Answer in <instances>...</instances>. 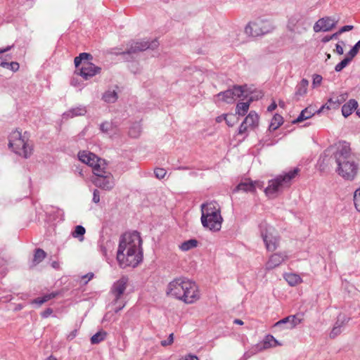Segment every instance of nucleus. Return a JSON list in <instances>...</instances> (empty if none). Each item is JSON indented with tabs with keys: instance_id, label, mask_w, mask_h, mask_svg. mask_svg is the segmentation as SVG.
I'll list each match as a JSON object with an SVG mask.
<instances>
[{
	"instance_id": "1",
	"label": "nucleus",
	"mask_w": 360,
	"mask_h": 360,
	"mask_svg": "<svg viewBox=\"0 0 360 360\" xmlns=\"http://www.w3.org/2000/svg\"><path fill=\"white\" fill-rule=\"evenodd\" d=\"M330 153V157L325 155L323 158V163L328 165L332 158L336 165L338 174L345 180L352 181L358 173L359 165L352 155L350 145L345 141L339 142Z\"/></svg>"
},
{
	"instance_id": "2",
	"label": "nucleus",
	"mask_w": 360,
	"mask_h": 360,
	"mask_svg": "<svg viewBox=\"0 0 360 360\" xmlns=\"http://www.w3.org/2000/svg\"><path fill=\"white\" fill-rule=\"evenodd\" d=\"M117 260L122 268L136 267L143 260L142 239L137 231L124 233L119 243Z\"/></svg>"
},
{
	"instance_id": "3",
	"label": "nucleus",
	"mask_w": 360,
	"mask_h": 360,
	"mask_svg": "<svg viewBox=\"0 0 360 360\" xmlns=\"http://www.w3.org/2000/svg\"><path fill=\"white\" fill-rule=\"evenodd\" d=\"M167 295L186 304H194L200 299L195 282L184 277L174 278L168 283Z\"/></svg>"
},
{
	"instance_id": "4",
	"label": "nucleus",
	"mask_w": 360,
	"mask_h": 360,
	"mask_svg": "<svg viewBox=\"0 0 360 360\" xmlns=\"http://www.w3.org/2000/svg\"><path fill=\"white\" fill-rule=\"evenodd\" d=\"M201 224L211 231H219L221 229L223 217L220 205L215 201L201 205Z\"/></svg>"
},
{
	"instance_id": "5",
	"label": "nucleus",
	"mask_w": 360,
	"mask_h": 360,
	"mask_svg": "<svg viewBox=\"0 0 360 360\" xmlns=\"http://www.w3.org/2000/svg\"><path fill=\"white\" fill-rule=\"evenodd\" d=\"M90 59H91V56L89 53H82L74 60L77 68L75 73L84 79H88L101 72V68L89 62Z\"/></svg>"
},
{
	"instance_id": "6",
	"label": "nucleus",
	"mask_w": 360,
	"mask_h": 360,
	"mask_svg": "<svg viewBox=\"0 0 360 360\" xmlns=\"http://www.w3.org/2000/svg\"><path fill=\"white\" fill-rule=\"evenodd\" d=\"M298 172V169H294L283 175H280L274 179L269 180L268 186L264 191L265 195L269 198H275L282 188L289 185L290 181L296 176Z\"/></svg>"
},
{
	"instance_id": "7",
	"label": "nucleus",
	"mask_w": 360,
	"mask_h": 360,
	"mask_svg": "<svg viewBox=\"0 0 360 360\" xmlns=\"http://www.w3.org/2000/svg\"><path fill=\"white\" fill-rule=\"evenodd\" d=\"M8 146L25 158L30 157L32 153V148L27 143V137L18 130H15L10 134Z\"/></svg>"
},
{
	"instance_id": "8",
	"label": "nucleus",
	"mask_w": 360,
	"mask_h": 360,
	"mask_svg": "<svg viewBox=\"0 0 360 360\" xmlns=\"http://www.w3.org/2000/svg\"><path fill=\"white\" fill-rule=\"evenodd\" d=\"M79 159L84 163L90 166L94 174L97 176H103L105 172V162L95 154L89 151H82L78 153Z\"/></svg>"
},
{
	"instance_id": "9",
	"label": "nucleus",
	"mask_w": 360,
	"mask_h": 360,
	"mask_svg": "<svg viewBox=\"0 0 360 360\" xmlns=\"http://www.w3.org/2000/svg\"><path fill=\"white\" fill-rule=\"evenodd\" d=\"M259 227L261 230V236L265 243L266 248L269 251H274L278 246L279 243L276 231L273 226L265 222L261 223Z\"/></svg>"
},
{
	"instance_id": "10",
	"label": "nucleus",
	"mask_w": 360,
	"mask_h": 360,
	"mask_svg": "<svg viewBox=\"0 0 360 360\" xmlns=\"http://www.w3.org/2000/svg\"><path fill=\"white\" fill-rule=\"evenodd\" d=\"M217 96L220 101L233 103L237 99H243L244 90L242 86H236L231 89L218 94Z\"/></svg>"
},
{
	"instance_id": "11",
	"label": "nucleus",
	"mask_w": 360,
	"mask_h": 360,
	"mask_svg": "<svg viewBox=\"0 0 360 360\" xmlns=\"http://www.w3.org/2000/svg\"><path fill=\"white\" fill-rule=\"evenodd\" d=\"M128 283V278L122 277L115 282L111 288V295L113 297L112 303L116 304L124 295Z\"/></svg>"
},
{
	"instance_id": "12",
	"label": "nucleus",
	"mask_w": 360,
	"mask_h": 360,
	"mask_svg": "<svg viewBox=\"0 0 360 360\" xmlns=\"http://www.w3.org/2000/svg\"><path fill=\"white\" fill-rule=\"evenodd\" d=\"M268 32V26L263 21L250 22L245 27L246 34L252 37H258Z\"/></svg>"
},
{
	"instance_id": "13",
	"label": "nucleus",
	"mask_w": 360,
	"mask_h": 360,
	"mask_svg": "<svg viewBox=\"0 0 360 360\" xmlns=\"http://www.w3.org/2000/svg\"><path fill=\"white\" fill-rule=\"evenodd\" d=\"M262 187L263 181L259 180L252 181L250 179H246L238 184L236 190L242 191L245 193H255L257 188H262Z\"/></svg>"
},
{
	"instance_id": "14",
	"label": "nucleus",
	"mask_w": 360,
	"mask_h": 360,
	"mask_svg": "<svg viewBox=\"0 0 360 360\" xmlns=\"http://www.w3.org/2000/svg\"><path fill=\"white\" fill-rule=\"evenodd\" d=\"M337 20L330 18L325 17L319 19L314 25V30L316 32H328L335 27Z\"/></svg>"
},
{
	"instance_id": "15",
	"label": "nucleus",
	"mask_w": 360,
	"mask_h": 360,
	"mask_svg": "<svg viewBox=\"0 0 360 360\" xmlns=\"http://www.w3.org/2000/svg\"><path fill=\"white\" fill-rule=\"evenodd\" d=\"M349 319L345 314L339 313L337 316V320L330 331V337L334 338L340 335L348 322Z\"/></svg>"
},
{
	"instance_id": "16",
	"label": "nucleus",
	"mask_w": 360,
	"mask_h": 360,
	"mask_svg": "<svg viewBox=\"0 0 360 360\" xmlns=\"http://www.w3.org/2000/svg\"><path fill=\"white\" fill-rule=\"evenodd\" d=\"M93 183L96 186L105 190H110L114 186L113 178L110 173L103 174V176H98L93 181Z\"/></svg>"
},
{
	"instance_id": "17",
	"label": "nucleus",
	"mask_w": 360,
	"mask_h": 360,
	"mask_svg": "<svg viewBox=\"0 0 360 360\" xmlns=\"http://www.w3.org/2000/svg\"><path fill=\"white\" fill-rule=\"evenodd\" d=\"M286 258V255L281 254H274L270 257L269 261L266 262V268L267 269H273L279 266Z\"/></svg>"
},
{
	"instance_id": "18",
	"label": "nucleus",
	"mask_w": 360,
	"mask_h": 360,
	"mask_svg": "<svg viewBox=\"0 0 360 360\" xmlns=\"http://www.w3.org/2000/svg\"><path fill=\"white\" fill-rule=\"evenodd\" d=\"M358 107V103L355 99H350L342 107V114L345 117L349 116Z\"/></svg>"
},
{
	"instance_id": "19",
	"label": "nucleus",
	"mask_w": 360,
	"mask_h": 360,
	"mask_svg": "<svg viewBox=\"0 0 360 360\" xmlns=\"http://www.w3.org/2000/svg\"><path fill=\"white\" fill-rule=\"evenodd\" d=\"M259 121V115L255 111H251L246 116L243 122L249 127L250 129H254L258 126Z\"/></svg>"
},
{
	"instance_id": "20",
	"label": "nucleus",
	"mask_w": 360,
	"mask_h": 360,
	"mask_svg": "<svg viewBox=\"0 0 360 360\" xmlns=\"http://www.w3.org/2000/svg\"><path fill=\"white\" fill-rule=\"evenodd\" d=\"M284 278L290 286L297 285L302 282L300 275L293 273H288L284 275Z\"/></svg>"
},
{
	"instance_id": "21",
	"label": "nucleus",
	"mask_w": 360,
	"mask_h": 360,
	"mask_svg": "<svg viewBox=\"0 0 360 360\" xmlns=\"http://www.w3.org/2000/svg\"><path fill=\"white\" fill-rule=\"evenodd\" d=\"M277 345H281V344L271 335H266L262 342V349H264L276 347Z\"/></svg>"
},
{
	"instance_id": "22",
	"label": "nucleus",
	"mask_w": 360,
	"mask_h": 360,
	"mask_svg": "<svg viewBox=\"0 0 360 360\" xmlns=\"http://www.w3.org/2000/svg\"><path fill=\"white\" fill-rule=\"evenodd\" d=\"M251 101H252V99L250 98L246 102L238 103L236 108V112L238 115H241V116L245 115L249 109L250 103Z\"/></svg>"
},
{
	"instance_id": "23",
	"label": "nucleus",
	"mask_w": 360,
	"mask_h": 360,
	"mask_svg": "<svg viewBox=\"0 0 360 360\" xmlns=\"http://www.w3.org/2000/svg\"><path fill=\"white\" fill-rule=\"evenodd\" d=\"M283 117L278 114H276L269 124V130L274 131L277 129L283 124Z\"/></svg>"
},
{
	"instance_id": "24",
	"label": "nucleus",
	"mask_w": 360,
	"mask_h": 360,
	"mask_svg": "<svg viewBox=\"0 0 360 360\" xmlns=\"http://www.w3.org/2000/svg\"><path fill=\"white\" fill-rule=\"evenodd\" d=\"M314 115V112H312L311 110H309V109L307 108H306L303 110H302V112H300V114L299 115L297 118L296 120H295L294 121H292V123L295 124V123L302 122L305 120H307V119L311 117Z\"/></svg>"
},
{
	"instance_id": "25",
	"label": "nucleus",
	"mask_w": 360,
	"mask_h": 360,
	"mask_svg": "<svg viewBox=\"0 0 360 360\" xmlns=\"http://www.w3.org/2000/svg\"><path fill=\"white\" fill-rule=\"evenodd\" d=\"M198 245V241L195 239H191L184 241L179 245V249L182 251H188L191 249L195 248Z\"/></svg>"
},
{
	"instance_id": "26",
	"label": "nucleus",
	"mask_w": 360,
	"mask_h": 360,
	"mask_svg": "<svg viewBox=\"0 0 360 360\" xmlns=\"http://www.w3.org/2000/svg\"><path fill=\"white\" fill-rule=\"evenodd\" d=\"M309 85V82L306 79H302L300 84V87L297 91L295 92L296 96H302L307 92V86Z\"/></svg>"
},
{
	"instance_id": "27",
	"label": "nucleus",
	"mask_w": 360,
	"mask_h": 360,
	"mask_svg": "<svg viewBox=\"0 0 360 360\" xmlns=\"http://www.w3.org/2000/svg\"><path fill=\"white\" fill-rule=\"evenodd\" d=\"M107 333L103 330H100L94 334L91 338V342L92 344H98L105 339Z\"/></svg>"
},
{
	"instance_id": "28",
	"label": "nucleus",
	"mask_w": 360,
	"mask_h": 360,
	"mask_svg": "<svg viewBox=\"0 0 360 360\" xmlns=\"http://www.w3.org/2000/svg\"><path fill=\"white\" fill-rule=\"evenodd\" d=\"M103 98L105 102L114 103L117 99V95L115 91H109L103 96Z\"/></svg>"
},
{
	"instance_id": "29",
	"label": "nucleus",
	"mask_w": 360,
	"mask_h": 360,
	"mask_svg": "<svg viewBox=\"0 0 360 360\" xmlns=\"http://www.w3.org/2000/svg\"><path fill=\"white\" fill-rule=\"evenodd\" d=\"M289 321H290V328H293L302 322L303 316L302 315L290 316Z\"/></svg>"
},
{
	"instance_id": "30",
	"label": "nucleus",
	"mask_w": 360,
	"mask_h": 360,
	"mask_svg": "<svg viewBox=\"0 0 360 360\" xmlns=\"http://www.w3.org/2000/svg\"><path fill=\"white\" fill-rule=\"evenodd\" d=\"M141 127L140 124L136 123V124H133L131 127L129 133L131 137L136 138V137L139 136V135L141 134Z\"/></svg>"
},
{
	"instance_id": "31",
	"label": "nucleus",
	"mask_w": 360,
	"mask_h": 360,
	"mask_svg": "<svg viewBox=\"0 0 360 360\" xmlns=\"http://www.w3.org/2000/svg\"><path fill=\"white\" fill-rule=\"evenodd\" d=\"M46 252L42 249H37L34 256V262L38 264L45 259Z\"/></svg>"
},
{
	"instance_id": "32",
	"label": "nucleus",
	"mask_w": 360,
	"mask_h": 360,
	"mask_svg": "<svg viewBox=\"0 0 360 360\" xmlns=\"http://www.w3.org/2000/svg\"><path fill=\"white\" fill-rule=\"evenodd\" d=\"M150 48V45L148 41H141L136 42L134 47L133 51H144Z\"/></svg>"
},
{
	"instance_id": "33",
	"label": "nucleus",
	"mask_w": 360,
	"mask_h": 360,
	"mask_svg": "<svg viewBox=\"0 0 360 360\" xmlns=\"http://www.w3.org/2000/svg\"><path fill=\"white\" fill-rule=\"evenodd\" d=\"M352 58L350 56L345 58L340 63L337 64L335 67V70L336 72H340L343 68H345L347 64L352 60Z\"/></svg>"
},
{
	"instance_id": "34",
	"label": "nucleus",
	"mask_w": 360,
	"mask_h": 360,
	"mask_svg": "<svg viewBox=\"0 0 360 360\" xmlns=\"http://www.w3.org/2000/svg\"><path fill=\"white\" fill-rule=\"evenodd\" d=\"M84 233H85V229L82 226L79 225V226H76L75 230L72 233V236L75 238H78V237L81 236L82 238H80V240L82 241V240H83V236Z\"/></svg>"
},
{
	"instance_id": "35",
	"label": "nucleus",
	"mask_w": 360,
	"mask_h": 360,
	"mask_svg": "<svg viewBox=\"0 0 360 360\" xmlns=\"http://www.w3.org/2000/svg\"><path fill=\"white\" fill-rule=\"evenodd\" d=\"M354 202L356 209L360 212V188L354 192Z\"/></svg>"
},
{
	"instance_id": "36",
	"label": "nucleus",
	"mask_w": 360,
	"mask_h": 360,
	"mask_svg": "<svg viewBox=\"0 0 360 360\" xmlns=\"http://www.w3.org/2000/svg\"><path fill=\"white\" fill-rule=\"evenodd\" d=\"M229 127H233L237 122L236 116L233 114H227V118L224 119Z\"/></svg>"
},
{
	"instance_id": "37",
	"label": "nucleus",
	"mask_w": 360,
	"mask_h": 360,
	"mask_svg": "<svg viewBox=\"0 0 360 360\" xmlns=\"http://www.w3.org/2000/svg\"><path fill=\"white\" fill-rule=\"evenodd\" d=\"M360 49V40L358 41L356 44L352 48V49L349 52V56L353 58L358 53L359 49Z\"/></svg>"
},
{
	"instance_id": "38",
	"label": "nucleus",
	"mask_w": 360,
	"mask_h": 360,
	"mask_svg": "<svg viewBox=\"0 0 360 360\" xmlns=\"http://www.w3.org/2000/svg\"><path fill=\"white\" fill-rule=\"evenodd\" d=\"M5 68L9 69L11 71L15 72L18 71V70L20 68V65L17 62L8 63V65H6V67Z\"/></svg>"
},
{
	"instance_id": "39",
	"label": "nucleus",
	"mask_w": 360,
	"mask_h": 360,
	"mask_svg": "<svg viewBox=\"0 0 360 360\" xmlns=\"http://www.w3.org/2000/svg\"><path fill=\"white\" fill-rule=\"evenodd\" d=\"M342 101V100H340L338 98L335 100L333 98H329L328 100V103H329L331 105L332 108H338Z\"/></svg>"
},
{
	"instance_id": "40",
	"label": "nucleus",
	"mask_w": 360,
	"mask_h": 360,
	"mask_svg": "<svg viewBox=\"0 0 360 360\" xmlns=\"http://www.w3.org/2000/svg\"><path fill=\"white\" fill-rule=\"evenodd\" d=\"M155 174L158 179H162L166 175V171L162 168H157L155 169Z\"/></svg>"
},
{
	"instance_id": "41",
	"label": "nucleus",
	"mask_w": 360,
	"mask_h": 360,
	"mask_svg": "<svg viewBox=\"0 0 360 360\" xmlns=\"http://www.w3.org/2000/svg\"><path fill=\"white\" fill-rule=\"evenodd\" d=\"M322 82V77L319 75H315L313 77L312 85L314 86L319 85Z\"/></svg>"
},
{
	"instance_id": "42",
	"label": "nucleus",
	"mask_w": 360,
	"mask_h": 360,
	"mask_svg": "<svg viewBox=\"0 0 360 360\" xmlns=\"http://www.w3.org/2000/svg\"><path fill=\"white\" fill-rule=\"evenodd\" d=\"M92 200L96 204H98L100 202L99 191L97 189H95L93 192Z\"/></svg>"
},
{
	"instance_id": "43",
	"label": "nucleus",
	"mask_w": 360,
	"mask_h": 360,
	"mask_svg": "<svg viewBox=\"0 0 360 360\" xmlns=\"http://www.w3.org/2000/svg\"><path fill=\"white\" fill-rule=\"evenodd\" d=\"M173 341H174L173 333H171L169 335V341L163 340L161 342V345L162 346H167V345H171L173 342Z\"/></svg>"
},
{
	"instance_id": "44",
	"label": "nucleus",
	"mask_w": 360,
	"mask_h": 360,
	"mask_svg": "<svg viewBox=\"0 0 360 360\" xmlns=\"http://www.w3.org/2000/svg\"><path fill=\"white\" fill-rule=\"evenodd\" d=\"M330 109H332L331 105H330L329 103H328V102H327L326 104L323 105L320 108V109H319V110H317V111H316V112H317L318 114H320L321 112H323V111H324L325 110H330Z\"/></svg>"
},
{
	"instance_id": "45",
	"label": "nucleus",
	"mask_w": 360,
	"mask_h": 360,
	"mask_svg": "<svg viewBox=\"0 0 360 360\" xmlns=\"http://www.w3.org/2000/svg\"><path fill=\"white\" fill-rule=\"evenodd\" d=\"M248 128H249V127L248 125H246V124H245L244 122H243L242 124H240V126L239 127L238 133L243 134V133L245 132Z\"/></svg>"
},
{
	"instance_id": "46",
	"label": "nucleus",
	"mask_w": 360,
	"mask_h": 360,
	"mask_svg": "<svg viewBox=\"0 0 360 360\" xmlns=\"http://www.w3.org/2000/svg\"><path fill=\"white\" fill-rule=\"evenodd\" d=\"M290 316H287L280 321H278V322H276L275 324H274V326H278L281 324H284V323H290Z\"/></svg>"
},
{
	"instance_id": "47",
	"label": "nucleus",
	"mask_w": 360,
	"mask_h": 360,
	"mask_svg": "<svg viewBox=\"0 0 360 360\" xmlns=\"http://www.w3.org/2000/svg\"><path fill=\"white\" fill-rule=\"evenodd\" d=\"M353 29V26L352 25H345L343 27H342L340 28V30H339L338 33H342V32H347V31H349V30H352Z\"/></svg>"
},
{
	"instance_id": "48",
	"label": "nucleus",
	"mask_w": 360,
	"mask_h": 360,
	"mask_svg": "<svg viewBox=\"0 0 360 360\" xmlns=\"http://www.w3.org/2000/svg\"><path fill=\"white\" fill-rule=\"evenodd\" d=\"M56 295V294L55 293H51V294H49V295H46L44 296H43L41 298L44 300V302H47L48 300L55 297Z\"/></svg>"
},
{
	"instance_id": "49",
	"label": "nucleus",
	"mask_w": 360,
	"mask_h": 360,
	"mask_svg": "<svg viewBox=\"0 0 360 360\" xmlns=\"http://www.w3.org/2000/svg\"><path fill=\"white\" fill-rule=\"evenodd\" d=\"M52 312H53L52 309L50 308H48L44 311H43L42 316L44 318H47L52 314Z\"/></svg>"
},
{
	"instance_id": "50",
	"label": "nucleus",
	"mask_w": 360,
	"mask_h": 360,
	"mask_svg": "<svg viewBox=\"0 0 360 360\" xmlns=\"http://www.w3.org/2000/svg\"><path fill=\"white\" fill-rule=\"evenodd\" d=\"M336 52L339 54V55H342L343 53H344V50H343V48L341 45L340 44H336Z\"/></svg>"
},
{
	"instance_id": "51",
	"label": "nucleus",
	"mask_w": 360,
	"mask_h": 360,
	"mask_svg": "<svg viewBox=\"0 0 360 360\" xmlns=\"http://www.w3.org/2000/svg\"><path fill=\"white\" fill-rule=\"evenodd\" d=\"M8 65V63L3 57H0V66L5 68Z\"/></svg>"
},
{
	"instance_id": "52",
	"label": "nucleus",
	"mask_w": 360,
	"mask_h": 360,
	"mask_svg": "<svg viewBox=\"0 0 360 360\" xmlns=\"http://www.w3.org/2000/svg\"><path fill=\"white\" fill-rule=\"evenodd\" d=\"M226 118H227V114H224L222 115L218 116L216 118V121L217 122H221L222 120H224V119H226Z\"/></svg>"
},
{
	"instance_id": "53",
	"label": "nucleus",
	"mask_w": 360,
	"mask_h": 360,
	"mask_svg": "<svg viewBox=\"0 0 360 360\" xmlns=\"http://www.w3.org/2000/svg\"><path fill=\"white\" fill-rule=\"evenodd\" d=\"M184 360H199L198 358L195 355L186 356Z\"/></svg>"
},
{
	"instance_id": "54",
	"label": "nucleus",
	"mask_w": 360,
	"mask_h": 360,
	"mask_svg": "<svg viewBox=\"0 0 360 360\" xmlns=\"http://www.w3.org/2000/svg\"><path fill=\"white\" fill-rule=\"evenodd\" d=\"M109 126L108 123H103L101 125V129L103 131H108Z\"/></svg>"
},
{
	"instance_id": "55",
	"label": "nucleus",
	"mask_w": 360,
	"mask_h": 360,
	"mask_svg": "<svg viewBox=\"0 0 360 360\" xmlns=\"http://www.w3.org/2000/svg\"><path fill=\"white\" fill-rule=\"evenodd\" d=\"M44 302V300L41 297H39L33 301V303L37 304L39 305H41Z\"/></svg>"
},
{
	"instance_id": "56",
	"label": "nucleus",
	"mask_w": 360,
	"mask_h": 360,
	"mask_svg": "<svg viewBox=\"0 0 360 360\" xmlns=\"http://www.w3.org/2000/svg\"><path fill=\"white\" fill-rule=\"evenodd\" d=\"M277 107V105L275 102H273L267 108L269 111H272L275 110Z\"/></svg>"
},
{
	"instance_id": "57",
	"label": "nucleus",
	"mask_w": 360,
	"mask_h": 360,
	"mask_svg": "<svg viewBox=\"0 0 360 360\" xmlns=\"http://www.w3.org/2000/svg\"><path fill=\"white\" fill-rule=\"evenodd\" d=\"M12 47H13V45L12 46H8L7 47H6L4 49H0V54L11 50Z\"/></svg>"
},
{
	"instance_id": "58",
	"label": "nucleus",
	"mask_w": 360,
	"mask_h": 360,
	"mask_svg": "<svg viewBox=\"0 0 360 360\" xmlns=\"http://www.w3.org/2000/svg\"><path fill=\"white\" fill-rule=\"evenodd\" d=\"M125 307V302H123L118 308L115 309V313H118L120 311H121L122 309H124Z\"/></svg>"
},
{
	"instance_id": "59",
	"label": "nucleus",
	"mask_w": 360,
	"mask_h": 360,
	"mask_svg": "<svg viewBox=\"0 0 360 360\" xmlns=\"http://www.w3.org/2000/svg\"><path fill=\"white\" fill-rule=\"evenodd\" d=\"M94 274L92 273L88 274L84 276V278H88V280L85 281V283H86L90 279L92 278Z\"/></svg>"
},
{
	"instance_id": "60",
	"label": "nucleus",
	"mask_w": 360,
	"mask_h": 360,
	"mask_svg": "<svg viewBox=\"0 0 360 360\" xmlns=\"http://www.w3.org/2000/svg\"><path fill=\"white\" fill-rule=\"evenodd\" d=\"M44 360H58L57 358L53 355H49Z\"/></svg>"
},
{
	"instance_id": "61",
	"label": "nucleus",
	"mask_w": 360,
	"mask_h": 360,
	"mask_svg": "<svg viewBox=\"0 0 360 360\" xmlns=\"http://www.w3.org/2000/svg\"><path fill=\"white\" fill-rule=\"evenodd\" d=\"M234 323H236V324L240 325V326L243 324V321H241L240 319H236L234 321Z\"/></svg>"
},
{
	"instance_id": "62",
	"label": "nucleus",
	"mask_w": 360,
	"mask_h": 360,
	"mask_svg": "<svg viewBox=\"0 0 360 360\" xmlns=\"http://www.w3.org/2000/svg\"><path fill=\"white\" fill-rule=\"evenodd\" d=\"M330 40H331V39H330V36L329 37H325L322 39V41L323 42H328Z\"/></svg>"
},
{
	"instance_id": "63",
	"label": "nucleus",
	"mask_w": 360,
	"mask_h": 360,
	"mask_svg": "<svg viewBox=\"0 0 360 360\" xmlns=\"http://www.w3.org/2000/svg\"><path fill=\"white\" fill-rule=\"evenodd\" d=\"M339 34H340V33H338V32L334 33L333 34H332V35H330V39H334V38H336V37H337V36H338Z\"/></svg>"
},
{
	"instance_id": "64",
	"label": "nucleus",
	"mask_w": 360,
	"mask_h": 360,
	"mask_svg": "<svg viewBox=\"0 0 360 360\" xmlns=\"http://www.w3.org/2000/svg\"><path fill=\"white\" fill-rule=\"evenodd\" d=\"M356 115L360 117V108L356 110Z\"/></svg>"
}]
</instances>
